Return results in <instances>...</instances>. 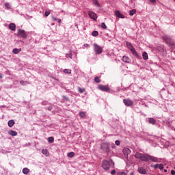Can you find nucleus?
<instances>
[{
    "label": "nucleus",
    "instance_id": "1",
    "mask_svg": "<svg viewBox=\"0 0 175 175\" xmlns=\"http://www.w3.org/2000/svg\"><path fill=\"white\" fill-rule=\"evenodd\" d=\"M163 40H165V43L171 47L172 50H174L175 44L172 38H170L167 36H164L163 37Z\"/></svg>",
    "mask_w": 175,
    "mask_h": 175
},
{
    "label": "nucleus",
    "instance_id": "2",
    "mask_svg": "<svg viewBox=\"0 0 175 175\" xmlns=\"http://www.w3.org/2000/svg\"><path fill=\"white\" fill-rule=\"evenodd\" d=\"M100 149L104 151V152H110V145L106 142H103L100 144Z\"/></svg>",
    "mask_w": 175,
    "mask_h": 175
},
{
    "label": "nucleus",
    "instance_id": "3",
    "mask_svg": "<svg viewBox=\"0 0 175 175\" xmlns=\"http://www.w3.org/2000/svg\"><path fill=\"white\" fill-rule=\"evenodd\" d=\"M126 44L128 49H129V50H131V53L134 55H135V57H137V55H138L137 52L136 51V50H135V48L133 47L132 44L127 42H126Z\"/></svg>",
    "mask_w": 175,
    "mask_h": 175
},
{
    "label": "nucleus",
    "instance_id": "4",
    "mask_svg": "<svg viewBox=\"0 0 175 175\" xmlns=\"http://www.w3.org/2000/svg\"><path fill=\"white\" fill-rule=\"evenodd\" d=\"M17 32L18 36H21V38H23V39H27L28 35L27 34V31H25V30L19 29L17 30Z\"/></svg>",
    "mask_w": 175,
    "mask_h": 175
},
{
    "label": "nucleus",
    "instance_id": "5",
    "mask_svg": "<svg viewBox=\"0 0 175 175\" xmlns=\"http://www.w3.org/2000/svg\"><path fill=\"white\" fill-rule=\"evenodd\" d=\"M94 51L96 54L97 55L102 54V51H103L102 47L98 45V44H94Z\"/></svg>",
    "mask_w": 175,
    "mask_h": 175
},
{
    "label": "nucleus",
    "instance_id": "6",
    "mask_svg": "<svg viewBox=\"0 0 175 175\" xmlns=\"http://www.w3.org/2000/svg\"><path fill=\"white\" fill-rule=\"evenodd\" d=\"M98 90H100V91H104L105 92H109L110 91V88L105 85H98Z\"/></svg>",
    "mask_w": 175,
    "mask_h": 175
},
{
    "label": "nucleus",
    "instance_id": "7",
    "mask_svg": "<svg viewBox=\"0 0 175 175\" xmlns=\"http://www.w3.org/2000/svg\"><path fill=\"white\" fill-rule=\"evenodd\" d=\"M102 167L104 170H109V169H110V163L106 160H104L103 161Z\"/></svg>",
    "mask_w": 175,
    "mask_h": 175
},
{
    "label": "nucleus",
    "instance_id": "8",
    "mask_svg": "<svg viewBox=\"0 0 175 175\" xmlns=\"http://www.w3.org/2000/svg\"><path fill=\"white\" fill-rule=\"evenodd\" d=\"M123 103H124L125 106H133V101L129 98L124 99Z\"/></svg>",
    "mask_w": 175,
    "mask_h": 175
},
{
    "label": "nucleus",
    "instance_id": "9",
    "mask_svg": "<svg viewBox=\"0 0 175 175\" xmlns=\"http://www.w3.org/2000/svg\"><path fill=\"white\" fill-rule=\"evenodd\" d=\"M150 155L148 154H142V156L141 157V161H144V162H148Z\"/></svg>",
    "mask_w": 175,
    "mask_h": 175
},
{
    "label": "nucleus",
    "instance_id": "10",
    "mask_svg": "<svg viewBox=\"0 0 175 175\" xmlns=\"http://www.w3.org/2000/svg\"><path fill=\"white\" fill-rule=\"evenodd\" d=\"M89 16L90 17V18L94 21H96V19L98 18V16L94 12H89Z\"/></svg>",
    "mask_w": 175,
    "mask_h": 175
},
{
    "label": "nucleus",
    "instance_id": "11",
    "mask_svg": "<svg viewBox=\"0 0 175 175\" xmlns=\"http://www.w3.org/2000/svg\"><path fill=\"white\" fill-rule=\"evenodd\" d=\"M115 16H116V17H118V18H124L125 16L122 14H121V12H120V11L116 10L115 11Z\"/></svg>",
    "mask_w": 175,
    "mask_h": 175
},
{
    "label": "nucleus",
    "instance_id": "12",
    "mask_svg": "<svg viewBox=\"0 0 175 175\" xmlns=\"http://www.w3.org/2000/svg\"><path fill=\"white\" fill-rule=\"evenodd\" d=\"M123 154H124V155H125V157H128V155H129V154H131V150L128 148H124L123 149Z\"/></svg>",
    "mask_w": 175,
    "mask_h": 175
},
{
    "label": "nucleus",
    "instance_id": "13",
    "mask_svg": "<svg viewBox=\"0 0 175 175\" xmlns=\"http://www.w3.org/2000/svg\"><path fill=\"white\" fill-rule=\"evenodd\" d=\"M148 158H149V161H152V162H158L159 161L158 157H155L151 155H149Z\"/></svg>",
    "mask_w": 175,
    "mask_h": 175
},
{
    "label": "nucleus",
    "instance_id": "14",
    "mask_svg": "<svg viewBox=\"0 0 175 175\" xmlns=\"http://www.w3.org/2000/svg\"><path fill=\"white\" fill-rule=\"evenodd\" d=\"M138 172L141 174H147V171L146 170V169H144L143 167L138 168Z\"/></svg>",
    "mask_w": 175,
    "mask_h": 175
},
{
    "label": "nucleus",
    "instance_id": "15",
    "mask_svg": "<svg viewBox=\"0 0 175 175\" xmlns=\"http://www.w3.org/2000/svg\"><path fill=\"white\" fill-rule=\"evenodd\" d=\"M122 61H123V62L129 64V62H131V59H129V57H128V56H123Z\"/></svg>",
    "mask_w": 175,
    "mask_h": 175
},
{
    "label": "nucleus",
    "instance_id": "16",
    "mask_svg": "<svg viewBox=\"0 0 175 175\" xmlns=\"http://www.w3.org/2000/svg\"><path fill=\"white\" fill-rule=\"evenodd\" d=\"M42 153L43 155H45V157H49L50 155V153L49 152V150L47 149H42Z\"/></svg>",
    "mask_w": 175,
    "mask_h": 175
},
{
    "label": "nucleus",
    "instance_id": "17",
    "mask_svg": "<svg viewBox=\"0 0 175 175\" xmlns=\"http://www.w3.org/2000/svg\"><path fill=\"white\" fill-rule=\"evenodd\" d=\"M9 28L11 31H16V25L14 23H10L9 25Z\"/></svg>",
    "mask_w": 175,
    "mask_h": 175
},
{
    "label": "nucleus",
    "instance_id": "18",
    "mask_svg": "<svg viewBox=\"0 0 175 175\" xmlns=\"http://www.w3.org/2000/svg\"><path fill=\"white\" fill-rule=\"evenodd\" d=\"M20 51H21V49L15 48L12 50L13 54H18V53H20Z\"/></svg>",
    "mask_w": 175,
    "mask_h": 175
},
{
    "label": "nucleus",
    "instance_id": "19",
    "mask_svg": "<svg viewBox=\"0 0 175 175\" xmlns=\"http://www.w3.org/2000/svg\"><path fill=\"white\" fill-rule=\"evenodd\" d=\"M9 135H10L11 136H17V132L14 131L13 130H11L8 132Z\"/></svg>",
    "mask_w": 175,
    "mask_h": 175
},
{
    "label": "nucleus",
    "instance_id": "20",
    "mask_svg": "<svg viewBox=\"0 0 175 175\" xmlns=\"http://www.w3.org/2000/svg\"><path fill=\"white\" fill-rule=\"evenodd\" d=\"M142 57L145 61H147L148 59V54H147V52H144L142 54Z\"/></svg>",
    "mask_w": 175,
    "mask_h": 175
},
{
    "label": "nucleus",
    "instance_id": "21",
    "mask_svg": "<svg viewBox=\"0 0 175 175\" xmlns=\"http://www.w3.org/2000/svg\"><path fill=\"white\" fill-rule=\"evenodd\" d=\"M8 126L10 128H12L13 125H14V124H15L14 120H12L8 121Z\"/></svg>",
    "mask_w": 175,
    "mask_h": 175
},
{
    "label": "nucleus",
    "instance_id": "22",
    "mask_svg": "<svg viewBox=\"0 0 175 175\" xmlns=\"http://www.w3.org/2000/svg\"><path fill=\"white\" fill-rule=\"evenodd\" d=\"M143 154L139 153V152H137L135 154V157L137 158V159H142V157Z\"/></svg>",
    "mask_w": 175,
    "mask_h": 175
},
{
    "label": "nucleus",
    "instance_id": "23",
    "mask_svg": "<svg viewBox=\"0 0 175 175\" xmlns=\"http://www.w3.org/2000/svg\"><path fill=\"white\" fill-rule=\"evenodd\" d=\"M23 174H28V173H29V169H28L27 167L23 168Z\"/></svg>",
    "mask_w": 175,
    "mask_h": 175
},
{
    "label": "nucleus",
    "instance_id": "24",
    "mask_svg": "<svg viewBox=\"0 0 175 175\" xmlns=\"http://www.w3.org/2000/svg\"><path fill=\"white\" fill-rule=\"evenodd\" d=\"M92 1L95 6H97V8H100V5L99 4V2H98V0H92Z\"/></svg>",
    "mask_w": 175,
    "mask_h": 175
},
{
    "label": "nucleus",
    "instance_id": "25",
    "mask_svg": "<svg viewBox=\"0 0 175 175\" xmlns=\"http://www.w3.org/2000/svg\"><path fill=\"white\" fill-rule=\"evenodd\" d=\"M155 122H157V121H155L154 118H149L150 124H152V125H154V124H155Z\"/></svg>",
    "mask_w": 175,
    "mask_h": 175
},
{
    "label": "nucleus",
    "instance_id": "26",
    "mask_svg": "<svg viewBox=\"0 0 175 175\" xmlns=\"http://www.w3.org/2000/svg\"><path fill=\"white\" fill-rule=\"evenodd\" d=\"M67 157H68V158H73V157H75V152H70L68 153Z\"/></svg>",
    "mask_w": 175,
    "mask_h": 175
},
{
    "label": "nucleus",
    "instance_id": "27",
    "mask_svg": "<svg viewBox=\"0 0 175 175\" xmlns=\"http://www.w3.org/2000/svg\"><path fill=\"white\" fill-rule=\"evenodd\" d=\"M64 72L67 73L68 75H70L72 73V70H70V69H64Z\"/></svg>",
    "mask_w": 175,
    "mask_h": 175
},
{
    "label": "nucleus",
    "instance_id": "28",
    "mask_svg": "<svg viewBox=\"0 0 175 175\" xmlns=\"http://www.w3.org/2000/svg\"><path fill=\"white\" fill-rule=\"evenodd\" d=\"M133 14H136V10H132L129 11L130 16H133Z\"/></svg>",
    "mask_w": 175,
    "mask_h": 175
},
{
    "label": "nucleus",
    "instance_id": "29",
    "mask_svg": "<svg viewBox=\"0 0 175 175\" xmlns=\"http://www.w3.org/2000/svg\"><path fill=\"white\" fill-rule=\"evenodd\" d=\"M49 143H54V137H49L48 138Z\"/></svg>",
    "mask_w": 175,
    "mask_h": 175
},
{
    "label": "nucleus",
    "instance_id": "30",
    "mask_svg": "<svg viewBox=\"0 0 175 175\" xmlns=\"http://www.w3.org/2000/svg\"><path fill=\"white\" fill-rule=\"evenodd\" d=\"M78 91H79V92H80V94H83V92H85V89L81 88H78Z\"/></svg>",
    "mask_w": 175,
    "mask_h": 175
},
{
    "label": "nucleus",
    "instance_id": "31",
    "mask_svg": "<svg viewBox=\"0 0 175 175\" xmlns=\"http://www.w3.org/2000/svg\"><path fill=\"white\" fill-rule=\"evenodd\" d=\"M92 36H98L99 35V33L98 32V31H94L92 33Z\"/></svg>",
    "mask_w": 175,
    "mask_h": 175
},
{
    "label": "nucleus",
    "instance_id": "32",
    "mask_svg": "<svg viewBox=\"0 0 175 175\" xmlns=\"http://www.w3.org/2000/svg\"><path fill=\"white\" fill-rule=\"evenodd\" d=\"M101 28H103V29H107V26H106V24H105V23H101Z\"/></svg>",
    "mask_w": 175,
    "mask_h": 175
},
{
    "label": "nucleus",
    "instance_id": "33",
    "mask_svg": "<svg viewBox=\"0 0 175 175\" xmlns=\"http://www.w3.org/2000/svg\"><path fill=\"white\" fill-rule=\"evenodd\" d=\"M94 81H95L96 83H100V79H99V77H96L94 78Z\"/></svg>",
    "mask_w": 175,
    "mask_h": 175
},
{
    "label": "nucleus",
    "instance_id": "34",
    "mask_svg": "<svg viewBox=\"0 0 175 175\" xmlns=\"http://www.w3.org/2000/svg\"><path fill=\"white\" fill-rule=\"evenodd\" d=\"M79 116H80V117H81V118H84V117H85V112H80Z\"/></svg>",
    "mask_w": 175,
    "mask_h": 175
},
{
    "label": "nucleus",
    "instance_id": "35",
    "mask_svg": "<svg viewBox=\"0 0 175 175\" xmlns=\"http://www.w3.org/2000/svg\"><path fill=\"white\" fill-rule=\"evenodd\" d=\"M50 13H51V11H46L44 13L45 17H47L50 14Z\"/></svg>",
    "mask_w": 175,
    "mask_h": 175
},
{
    "label": "nucleus",
    "instance_id": "36",
    "mask_svg": "<svg viewBox=\"0 0 175 175\" xmlns=\"http://www.w3.org/2000/svg\"><path fill=\"white\" fill-rule=\"evenodd\" d=\"M5 6L7 9H10V4L9 3H5Z\"/></svg>",
    "mask_w": 175,
    "mask_h": 175
},
{
    "label": "nucleus",
    "instance_id": "37",
    "mask_svg": "<svg viewBox=\"0 0 175 175\" xmlns=\"http://www.w3.org/2000/svg\"><path fill=\"white\" fill-rule=\"evenodd\" d=\"M159 169H160V170H163V164H159Z\"/></svg>",
    "mask_w": 175,
    "mask_h": 175
},
{
    "label": "nucleus",
    "instance_id": "38",
    "mask_svg": "<svg viewBox=\"0 0 175 175\" xmlns=\"http://www.w3.org/2000/svg\"><path fill=\"white\" fill-rule=\"evenodd\" d=\"M115 144H116V146H120V144H121V142H120V140H116V141L115 142Z\"/></svg>",
    "mask_w": 175,
    "mask_h": 175
},
{
    "label": "nucleus",
    "instance_id": "39",
    "mask_svg": "<svg viewBox=\"0 0 175 175\" xmlns=\"http://www.w3.org/2000/svg\"><path fill=\"white\" fill-rule=\"evenodd\" d=\"M117 175H126V173L124 172H118V173L117 174Z\"/></svg>",
    "mask_w": 175,
    "mask_h": 175
},
{
    "label": "nucleus",
    "instance_id": "40",
    "mask_svg": "<svg viewBox=\"0 0 175 175\" xmlns=\"http://www.w3.org/2000/svg\"><path fill=\"white\" fill-rule=\"evenodd\" d=\"M67 57H68L69 58H72V57L73 56V55L72 54V53H69L68 54H66Z\"/></svg>",
    "mask_w": 175,
    "mask_h": 175
},
{
    "label": "nucleus",
    "instance_id": "41",
    "mask_svg": "<svg viewBox=\"0 0 175 175\" xmlns=\"http://www.w3.org/2000/svg\"><path fill=\"white\" fill-rule=\"evenodd\" d=\"M159 167V164H155V165L153 166V167H154V169H158Z\"/></svg>",
    "mask_w": 175,
    "mask_h": 175
},
{
    "label": "nucleus",
    "instance_id": "42",
    "mask_svg": "<svg viewBox=\"0 0 175 175\" xmlns=\"http://www.w3.org/2000/svg\"><path fill=\"white\" fill-rule=\"evenodd\" d=\"M52 19L53 20V21H58V19L55 16H52Z\"/></svg>",
    "mask_w": 175,
    "mask_h": 175
},
{
    "label": "nucleus",
    "instance_id": "43",
    "mask_svg": "<svg viewBox=\"0 0 175 175\" xmlns=\"http://www.w3.org/2000/svg\"><path fill=\"white\" fill-rule=\"evenodd\" d=\"M111 174H112V175L116 174V170H111Z\"/></svg>",
    "mask_w": 175,
    "mask_h": 175
},
{
    "label": "nucleus",
    "instance_id": "44",
    "mask_svg": "<svg viewBox=\"0 0 175 175\" xmlns=\"http://www.w3.org/2000/svg\"><path fill=\"white\" fill-rule=\"evenodd\" d=\"M150 2H151V3H155V2H157V0H150Z\"/></svg>",
    "mask_w": 175,
    "mask_h": 175
},
{
    "label": "nucleus",
    "instance_id": "45",
    "mask_svg": "<svg viewBox=\"0 0 175 175\" xmlns=\"http://www.w3.org/2000/svg\"><path fill=\"white\" fill-rule=\"evenodd\" d=\"M171 174L175 175V171H174V170H172V171H171Z\"/></svg>",
    "mask_w": 175,
    "mask_h": 175
},
{
    "label": "nucleus",
    "instance_id": "46",
    "mask_svg": "<svg viewBox=\"0 0 175 175\" xmlns=\"http://www.w3.org/2000/svg\"><path fill=\"white\" fill-rule=\"evenodd\" d=\"M57 21H58L59 24H61L62 23V21L61 19H57Z\"/></svg>",
    "mask_w": 175,
    "mask_h": 175
},
{
    "label": "nucleus",
    "instance_id": "47",
    "mask_svg": "<svg viewBox=\"0 0 175 175\" xmlns=\"http://www.w3.org/2000/svg\"><path fill=\"white\" fill-rule=\"evenodd\" d=\"M88 46H89L88 44H84V46H85V47H88Z\"/></svg>",
    "mask_w": 175,
    "mask_h": 175
},
{
    "label": "nucleus",
    "instance_id": "48",
    "mask_svg": "<svg viewBox=\"0 0 175 175\" xmlns=\"http://www.w3.org/2000/svg\"><path fill=\"white\" fill-rule=\"evenodd\" d=\"M111 147H112V148H116V145L113 144V145L111 146Z\"/></svg>",
    "mask_w": 175,
    "mask_h": 175
},
{
    "label": "nucleus",
    "instance_id": "49",
    "mask_svg": "<svg viewBox=\"0 0 175 175\" xmlns=\"http://www.w3.org/2000/svg\"><path fill=\"white\" fill-rule=\"evenodd\" d=\"M20 83L23 85V84H24V81H21Z\"/></svg>",
    "mask_w": 175,
    "mask_h": 175
},
{
    "label": "nucleus",
    "instance_id": "50",
    "mask_svg": "<svg viewBox=\"0 0 175 175\" xmlns=\"http://www.w3.org/2000/svg\"><path fill=\"white\" fill-rule=\"evenodd\" d=\"M48 110L51 111V107H48Z\"/></svg>",
    "mask_w": 175,
    "mask_h": 175
},
{
    "label": "nucleus",
    "instance_id": "51",
    "mask_svg": "<svg viewBox=\"0 0 175 175\" xmlns=\"http://www.w3.org/2000/svg\"><path fill=\"white\" fill-rule=\"evenodd\" d=\"M157 49L158 50H162V48L161 47H159Z\"/></svg>",
    "mask_w": 175,
    "mask_h": 175
},
{
    "label": "nucleus",
    "instance_id": "52",
    "mask_svg": "<svg viewBox=\"0 0 175 175\" xmlns=\"http://www.w3.org/2000/svg\"><path fill=\"white\" fill-rule=\"evenodd\" d=\"M0 79H2V74L0 73Z\"/></svg>",
    "mask_w": 175,
    "mask_h": 175
},
{
    "label": "nucleus",
    "instance_id": "53",
    "mask_svg": "<svg viewBox=\"0 0 175 175\" xmlns=\"http://www.w3.org/2000/svg\"><path fill=\"white\" fill-rule=\"evenodd\" d=\"M130 175H135V174H133V172H131Z\"/></svg>",
    "mask_w": 175,
    "mask_h": 175
},
{
    "label": "nucleus",
    "instance_id": "54",
    "mask_svg": "<svg viewBox=\"0 0 175 175\" xmlns=\"http://www.w3.org/2000/svg\"><path fill=\"white\" fill-rule=\"evenodd\" d=\"M165 173H166V172H167V170H164Z\"/></svg>",
    "mask_w": 175,
    "mask_h": 175
}]
</instances>
